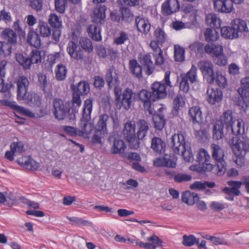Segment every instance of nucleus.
Wrapping results in <instances>:
<instances>
[{
	"label": "nucleus",
	"mask_w": 249,
	"mask_h": 249,
	"mask_svg": "<svg viewBox=\"0 0 249 249\" xmlns=\"http://www.w3.org/2000/svg\"><path fill=\"white\" fill-rule=\"evenodd\" d=\"M230 144L237 157L235 163L242 166L245 162V157L249 151V140L248 137L240 135L239 137H232L230 141Z\"/></svg>",
	"instance_id": "obj_1"
},
{
	"label": "nucleus",
	"mask_w": 249,
	"mask_h": 249,
	"mask_svg": "<svg viewBox=\"0 0 249 249\" xmlns=\"http://www.w3.org/2000/svg\"><path fill=\"white\" fill-rule=\"evenodd\" d=\"M170 145L175 154H181L185 161L190 162L193 159V155L189 150L186 149L185 138L182 133L175 134L172 136Z\"/></svg>",
	"instance_id": "obj_2"
},
{
	"label": "nucleus",
	"mask_w": 249,
	"mask_h": 249,
	"mask_svg": "<svg viewBox=\"0 0 249 249\" xmlns=\"http://www.w3.org/2000/svg\"><path fill=\"white\" fill-rule=\"evenodd\" d=\"M93 107V101L89 98L85 100L82 110V117L80 120L79 126L81 130H78V135H89L92 129V125L89 121L91 120V113Z\"/></svg>",
	"instance_id": "obj_3"
},
{
	"label": "nucleus",
	"mask_w": 249,
	"mask_h": 249,
	"mask_svg": "<svg viewBox=\"0 0 249 249\" xmlns=\"http://www.w3.org/2000/svg\"><path fill=\"white\" fill-rule=\"evenodd\" d=\"M231 26L221 27V35L223 37L235 38L239 36V34L248 32L246 22L241 19H234L231 22Z\"/></svg>",
	"instance_id": "obj_4"
},
{
	"label": "nucleus",
	"mask_w": 249,
	"mask_h": 249,
	"mask_svg": "<svg viewBox=\"0 0 249 249\" xmlns=\"http://www.w3.org/2000/svg\"><path fill=\"white\" fill-rule=\"evenodd\" d=\"M196 159L197 164L191 165L190 167L191 170L200 174L213 171L214 165L208 162L211 157L206 150L200 149L197 152Z\"/></svg>",
	"instance_id": "obj_5"
},
{
	"label": "nucleus",
	"mask_w": 249,
	"mask_h": 249,
	"mask_svg": "<svg viewBox=\"0 0 249 249\" xmlns=\"http://www.w3.org/2000/svg\"><path fill=\"white\" fill-rule=\"evenodd\" d=\"M210 148L212 159L215 163L214 165L213 172H217L218 175H222L226 171L227 166L225 151L220 145L215 143H212Z\"/></svg>",
	"instance_id": "obj_6"
},
{
	"label": "nucleus",
	"mask_w": 249,
	"mask_h": 249,
	"mask_svg": "<svg viewBox=\"0 0 249 249\" xmlns=\"http://www.w3.org/2000/svg\"><path fill=\"white\" fill-rule=\"evenodd\" d=\"M52 110L55 118L57 120L62 121L68 118L70 120L71 110L69 103L66 102L60 98H55L53 101Z\"/></svg>",
	"instance_id": "obj_7"
},
{
	"label": "nucleus",
	"mask_w": 249,
	"mask_h": 249,
	"mask_svg": "<svg viewBox=\"0 0 249 249\" xmlns=\"http://www.w3.org/2000/svg\"><path fill=\"white\" fill-rule=\"evenodd\" d=\"M114 93L116 107L119 109H121L123 107L125 110H128L135 98L133 91L127 88L121 94L117 87H115Z\"/></svg>",
	"instance_id": "obj_8"
},
{
	"label": "nucleus",
	"mask_w": 249,
	"mask_h": 249,
	"mask_svg": "<svg viewBox=\"0 0 249 249\" xmlns=\"http://www.w3.org/2000/svg\"><path fill=\"white\" fill-rule=\"evenodd\" d=\"M205 52L212 54L213 62L219 66H225L228 63V59L223 53V47L218 44H207L204 47Z\"/></svg>",
	"instance_id": "obj_9"
},
{
	"label": "nucleus",
	"mask_w": 249,
	"mask_h": 249,
	"mask_svg": "<svg viewBox=\"0 0 249 249\" xmlns=\"http://www.w3.org/2000/svg\"><path fill=\"white\" fill-rule=\"evenodd\" d=\"M196 81L197 68L193 65L186 73H181L177 77V82L179 83V89L184 93H187L190 89V83L193 84Z\"/></svg>",
	"instance_id": "obj_10"
},
{
	"label": "nucleus",
	"mask_w": 249,
	"mask_h": 249,
	"mask_svg": "<svg viewBox=\"0 0 249 249\" xmlns=\"http://www.w3.org/2000/svg\"><path fill=\"white\" fill-rule=\"evenodd\" d=\"M135 127V122L129 121L126 123L123 129V135L128 142L130 148L138 149L140 147V142H139V140L137 139Z\"/></svg>",
	"instance_id": "obj_11"
},
{
	"label": "nucleus",
	"mask_w": 249,
	"mask_h": 249,
	"mask_svg": "<svg viewBox=\"0 0 249 249\" xmlns=\"http://www.w3.org/2000/svg\"><path fill=\"white\" fill-rule=\"evenodd\" d=\"M109 116L106 114H101L95 126V134L92 137L91 142L93 143H101V139L107 133V124L109 121Z\"/></svg>",
	"instance_id": "obj_12"
},
{
	"label": "nucleus",
	"mask_w": 249,
	"mask_h": 249,
	"mask_svg": "<svg viewBox=\"0 0 249 249\" xmlns=\"http://www.w3.org/2000/svg\"><path fill=\"white\" fill-rule=\"evenodd\" d=\"M197 66L207 82L213 84L215 81V74L213 63L208 61L202 60L198 63Z\"/></svg>",
	"instance_id": "obj_13"
},
{
	"label": "nucleus",
	"mask_w": 249,
	"mask_h": 249,
	"mask_svg": "<svg viewBox=\"0 0 249 249\" xmlns=\"http://www.w3.org/2000/svg\"><path fill=\"white\" fill-rule=\"evenodd\" d=\"M17 85V98L18 101H22L28 94L30 82L25 76H20L16 81Z\"/></svg>",
	"instance_id": "obj_14"
},
{
	"label": "nucleus",
	"mask_w": 249,
	"mask_h": 249,
	"mask_svg": "<svg viewBox=\"0 0 249 249\" xmlns=\"http://www.w3.org/2000/svg\"><path fill=\"white\" fill-rule=\"evenodd\" d=\"M66 50L71 58L78 61L83 59L84 52L74 37H72V40L69 42Z\"/></svg>",
	"instance_id": "obj_15"
},
{
	"label": "nucleus",
	"mask_w": 249,
	"mask_h": 249,
	"mask_svg": "<svg viewBox=\"0 0 249 249\" xmlns=\"http://www.w3.org/2000/svg\"><path fill=\"white\" fill-rule=\"evenodd\" d=\"M152 98L155 101L163 99L167 96L166 88L162 82H155L151 86Z\"/></svg>",
	"instance_id": "obj_16"
},
{
	"label": "nucleus",
	"mask_w": 249,
	"mask_h": 249,
	"mask_svg": "<svg viewBox=\"0 0 249 249\" xmlns=\"http://www.w3.org/2000/svg\"><path fill=\"white\" fill-rule=\"evenodd\" d=\"M188 117L193 126L196 127V125H201L204 123L202 111L198 106H194L189 108Z\"/></svg>",
	"instance_id": "obj_17"
},
{
	"label": "nucleus",
	"mask_w": 249,
	"mask_h": 249,
	"mask_svg": "<svg viewBox=\"0 0 249 249\" xmlns=\"http://www.w3.org/2000/svg\"><path fill=\"white\" fill-rule=\"evenodd\" d=\"M206 93L208 102L213 105L219 103L223 99V92L218 88L209 87Z\"/></svg>",
	"instance_id": "obj_18"
},
{
	"label": "nucleus",
	"mask_w": 249,
	"mask_h": 249,
	"mask_svg": "<svg viewBox=\"0 0 249 249\" xmlns=\"http://www.w3.org/2000/svg\"><path fill=\"white\" fill-rule=\"evenodd\" d=\"M179 7L178 0H166L161 5V13L164 16H168L177 12Z\"/></svg>",
	"instance_id": "obj_19"
},
{
	"label": "nucleus",
	"mask_w": 249,
	"mask_h": 249,
	"mask_svg": "<svg viewBox=\"0 0 249 249\" xmlns=\"http://www.w3.org/2000/svg\"><path fill=\"white\" fill-rule=\"evenodd\" d=\"M139 96L140 100L143 103L144 109L148 111L150 114L152 115L153 111L151 108V101H155L154 98H152L151 91L142 89L140 91Z\"/></svg>",
	"instance_id": "obj_20"
},
{
	"label": "nucleus",
	"mask_w": 249,
	"mask_h": 249,
	"mask_svg": "<svg viewBox=\"0 0 249 249\" xmlns=\"http://www.w3.org/2000/svg\"><path fill=\"white\" fill-rule=\"evenodd\" d=\"M147 242L137 241L136 244L139 247L145 249H156L157 247L161 246L162 241L156 235H153L147 239Z\"/></svg>",
	"instance_id": "obj_21"
},
{
	"label": "nucleus",
	"mask_w": 249,
	"mask_h": 249,
	"mask_svg": "<svg viewBox=\"0 0 249 249\" xmlns=\"http://www.w3.org/2000/svg\"><path fill=\"white\" fill-rule=\"evenodd\" d=\"M80 95L77 93L72 92L71 103L72 105L70 107L71 114H70V122L75 121L76 119V114L78 112V108L82 104V100Z\"/></svg>",
	"instance_id": "obj_22"
},
{
	"label": "nucleus",
	"mask_w": 249,
	"mask_h": 249,
	"mask_svg": "<svg viewBox=\"0 0 249 249\" xmlns=\"http://www.w3.org/2000/svg\"><path fill=\"white\" fill-rule=\"evenodd\" d=\"M139 61L142 66L147 75H151L155 69L154 65L151 60V56L149 53H147L143 55L140 58Z\"/></svg>",
	"instance_id": "obj_23"
},
{
	"label": "nucleus",
	"mask_w": 249,
	"mask_h": 249,
	"mask_svg": "<svg viewBox=\"0 0 249 249\" xmlns=\"http://www.w3.org/2000/svg\"><path fill=\"white\" fill-rule=\"evenodd\" d=\"M17 162L24 168L30 170H36L40 167V164L30 156H23L18 158Z\"/></svg>",
	"instance_id": "obj_24"
},
{
	"label": "nucleus",
	"mask_w": 249,
	"mask_h": 249,
	"mask_svg": "<svg viewBox=\"0 0 249 249\" xmlns=\"http://www.w3.org/2000/svg\"><path fill=\"white\" fill-rule=\"evenodd\" d=\"M22 101L30 107H39L42 104L41 97L35 92H28Z\"/></svg>",
	"instance_id": "obj_25"
},
{
	"label": "nucleus",
	"mask_w": 249,
	"mask_h": 249,
	"mask_svg": "<svg viewBox=\"0 0 249 249\" xmlns=\"http://www.w3.org/2000/svg\"><path fill=\"white\" fill-rule=\"evenodd\" d=\"M106 7L105 5L102 4L97 5L93 10V15L92 16V22L100 25L104 23V19L106 17Z\"/></svg>",
	"instance_id": "obj_26"
},
{
	"label": "nucleus",
	"mask_w": 249,
	"mask_h": 249,
	"mask_svg": "<svg viewBox=\"0 0 249 249\" xmlns=\"http://www.w3.org/2000/svg\"><path fill=\"white\" fill-rule=\"evenodd\" d=\"M126 149V144L123 140L119 137L114 139L113 145L111 148V152L112 154H118L122 157H125Z\"/></svg>",
	"instance_id": "obj_27"
},
{
	"label": "nucleus",
	"mask_w": 249,
	"mask_h": 249,
	"mask_svg": "<svg viewBox=\"0 0 249 249\" xmlns=\"http://www.w3.org/2000/svg\"><path fill=\"white\" fill-rule=\"evenodd\" d=\"M164 109L163 107H160L158 111L153 114V121L155 128L159 130H161L166 124L164 114L162 112Z\"/></svg>",
	"instance_id": "obj_28"
},
{
	"label": "nucleus",
	"mask_w": 249,
	"mask_h": 249,
	"mask_svg": "<svg viewBox=\"0 0 249 249\" xmlns=\"http://www.w3.org/2000/svg\"><path fill=\"white\" fill-rule=\"evenodd\" d=\"M213 6L216 11L223 13H229L233 9L231 1L228 0H215Z\"/></svg>",
	"instance_id": "obj_29"
},
{
	"label": "nucleus",
	"mask_w": 249,
	"mask_h": 249,
	"mask_svg": "<svg viewBox=\"0 0 249 249\" xmlns=\"http://www.w3.org/2000/svg\"><path fill=\"white\" fill-rule=\"evenodd\" d=\"M135 25L138 31L145 35L147 34L150 30L151 24L147 18L138 16L135 18Z\"/></svg>",
	"instance_id": "obj_30"
},
{
	"label": "nucleus",
	"mask_w": 249,
	"mask_h": 249,
	"mask_svg": "<svg viewBox=\"0 0 249 249\" xmlns=\"http://www.w3.org/2000/svg\"><path fill=\"white\" fill-rule=\"evenodd\" d=\"M138 131L136 133L139 142L145 139L149 130V123L144 119H140L137 123Z\"/></svg>",
	"instance_id": "obj_31"
},
{
	"label": "nucleus",
	"mask_w": 249,
	"mask_h": 249,
	"mask_svg": "<svg viewBox=\"0 0 249 249\" xmlns=\"http://www.w3.org/2000/svg\"><path fill=\"white\" fill-rule=\"evenodd\" d=\"M1 36L6 43L12 45H16L17 42L18 35L13 29L6 28L3 30L1 33Z\"/></svg>",
	"instance_id": "obj_32"
},
{
	"label": "nucleus",
	"mask_w": 249,
	"mask_h": 249,
	"mask_svg": "<svg viewBox=\"0 0 249 249\" xmlns=\"http://www.w3.org/2000/svg\"><path fill=\"white\" fill-rule=\"evenodd\" d=\"M71 88L72 92L82 96L87 95L90 91L89 84L86 81H81L75 86L72 85Z\"/></svg>",
	"instance_id": "obj_33"
},
{
	"label": "nucleus",
	"mask_w": 249,
	"mask_h": 249,
	"mask_svg": "<svg viewBox=\"0 0 249 249\" xmlns=\"http://www.w3.org/2000/svg\"><path fill=\"white\" fill-rule=\"evenodd\" d=\"M216 122L217 123H221V125H222L223 127L225 126L227 129L229 130L230 127H231L232 124H233L235 122V120H234L232 111L228 110L220 117V120Z\"/></svg>",
	"instance_id": "obj_34"
},
{
	"label": "nucleus",
	"mask_w": 249,
	"mask_h": 249,
	"mask_svg": "<svg viewBox=\"0 0 249 249\" xmlns=\"http://www.w3.org/2000/svg\"><path fill=\"white\" fill-rule=\"evenodd\" d=\"M151 148L154 152L161 154L165 152L166 144L161 138L154 137L151 140Z\"/></svg>",
	"instance_id": "obj_35"
},
{
	"label": "nucleus",
	"mask_w": 249,
	"mask_h": 249,
	"mask_svg": "<svg viewBox=\"0 0 249 249\" xmlns=\"http://www.w3.org/2000/svg\"><path fill=\"white\" fill-rule=\"evenodd\" d=\"M105 79L109 89L111 88L113 86L118 85V77L115 72L113 66L110 67L107 70L105 75Z\"/></svg>",
	"instance_id": "obj_36"
},
{
	"label": "nucleus",
	"mask_w": 249,
	"mask_h": 249,
	"mask_svg": "<svg viewBox=\"0 0 249 249\" xmlns=\"http://www.w3.org/2000/svg\"><path fill=\"white\" fill-rule=\"evenodd\" d=\"M0 105L8 107L15 111L19 113L28 115L29 111L24 107L18 106L16 102L10 101L9 99H3L0 100Z\"/></svg>",
	"instance_id": "obj_37"
},
{
	"label": "nucleus",
	"mask_w": 249,
	"mask_h": 249,
	"mask_svg": "<svg viewBox=\"0 0 249 249\" xmlns=\"http://www.w3.org/2000/svg\"><path fill=\"white\" fill-rule=\"evenodd\" d=\"M199 199V197L196 193H191L190 191H187L181 194L182 201L189 205H193Z\"/></svg>",
	"instance_id": "obj_38"
},
{
	"label": "nucleus",
	"mask_w": 249,
	"mask_h": 249,
	"mask_svg": "<svg viewBox=\"0 0 249 249\" xmlns=\"http://www.w3.org/2000/svg\"><path fill=\"white\" fill-rule=\"evenodd\" d=\"M27 43L36 48L41 46L40 36L34 30H30L27 35Z\"/></svg>",
	"instance_id": "obj_39"
},
{
	"label": "nucleus",
	"mask_w": 249,
	"mask_h": 249,
	"mask_svg": "<svg viewBox=\"0 0 249 249\" xmlns=\"http://www.w3.org/2000/svg\"><path fill=\"white\" fill-rule=\"evenodd\" d=\"M7 64L6 60H2L0 62V92H3L5 95L9 96L11 93L6 87H4L3 78L5 75V67Z\"/></svg>",
	"instance_id": "obj_40"
},
{
	"label": "nucleus",
	"mask_w": 249,
	"mask_h": 249,
	"mask_svg": "<svg viewBox=\"0 0 249 249\" xmlns=\"http://www.w3.org/2000/svg\"><path fill=\"white\" fill-rule=\"evenodd\" d=\"M237 124L230 127L231 130L232 134L234 135L233 137H239L240 135L247 136L245 133V123L242 119H239L237 121Z\"/></svg>",
	"instance_id": "obj_41"
},
{
	"label": "nucleus",
	"mask_w": 249,
	"mask_h": 249,
	"mask_svg": "<svg viewBox=\"0 0 249 249\" xmlns=\"http://www.w3.org/2000/svg\"><path fill=\"white\" fill-rule=\"evenodd\" d=\"M99 24H91L88 29L87 32L89 36L95 41H100L102 37L101 36V27L98 25Z\"/></svg>",
	"instance_id": "obj_42"
},
{
	"label": "nucleus",
	"mask_w": 249,
	"mask_h": 249,
	"mask_svg": "<svg viewBox=\"0 0 249 249\" xmlns=\"http://www.w3.org/2000/svg\"><path fill=\"white\" fill-rule=\"evenodd\" d=\"M142 66L136 59H131L129 62V67L130 72L136 77L140 79L142 77Z\"/></svg>",
	"instance_id": "obj_43"
},
{
	"label": "nucleus",
	"mask_w": 249,
	"mask_h": 249,
	"mask_svg": "<svg viewBox=\"0 0 249 249\" xmlns=\"http://www.w3.org/2000/svg\"><path fill=\"white\" fill-rule=\"evenodd\" d=\"M220 122H214L213 129V138L215 140H219L224 137L223 126Z\"/></svg>",
	"instance_id": "obj_44"
},
{
	"label": "nucleus",
	"mask_w": 249,
	"mask_h": 249,
	"mask_svg": "<svg viewBox=\"0 0 249 249\" xmlns=\"http://www.w3.org/2000/svg\"><path fill=\"white\" fill-rule=\"evenodd\" d=\"M68 69L66 66L63 64L57 65L55 70V78L58 81H63L66 78Z\"/></svg>",
	"instance_id": "obj_45"
},
{
	"label": "nucleus",
	"mask_w": 249,
	"mask_h": 249,
	"mask_svg": "<svg viewBox=\"0 0 249 249\" xmlns=\"http://www.w3.org/2000/svg\"><path fill=\"white\" fill-rule=\"evenodd\" d=\"M36 30L39 31L43 37L49 36L51 33V28L49 27L47 23L42 20L38 21Z\"/></svg>",
	"instance_id": "obj_46"
},
{
	"label": "nucleus",
	"mask_w": 249,
	"mask_h": 249,
	"mask_svg": "<svg viewBox=\"0 0 249 249\" xmlns=\"http://www.w3.org/2000/svg\"><path fill=\"white\" fill-rule=\"evenodd\" d=\"M16 60L24 69L27 70L31 68L32 64L30 57L24 56L21 53L17 54L16 55Z\"/></svg>",
	"instance_id": "obj_47"
},
{
	"label": "nucleus",
	"mask_w": 249,
	"mask_h": 249,
	"mask_svg": "<svg viewBox=\"0 0 249 249\" xmlns=\"http://www.w3.org/2000/svg\"><path fill=\"white\" fill-rule=\"evenodd\" d=\"M240 95H249V76L241 79V87L238 89Z\"/></svg>",
	"instance_id": "obj_48"
},
{
	"label": "nucleus",
	"mask_w": 249,
	"mask_h": 249,
	"mask_svg": "<svg viewBox=\"0 0 249 249\" xmlns=\"http://www.w3.org/2000/svg\"><path fill=\"white\" fill-rule=\"evenodd\" d=\"M79 43L81 47L89 53L93 52V47L91 41L88 37H82L79 39Z\"/></svg>",
	"instance_id": "obj_49"
},
{
	"label": "nucleus",
	"mask_w": 249,
	"mask_h": 249,
	"mask_svg": "<svg viewBox=\"0 0 249 249\" xmlns=\"http://www.w3.org/2000/svg\"><path fill=\"white\" fill-rule=\"evenodd\" d=\"M204 35L205 39L208 42L216 41L219 37L218 32L215 29L213 30L209 28L206 29Z\"/></svg>",
	"instance_id": "obj_50"
},
{
	"label": "nucleus",
	"mask_w": 249,
	"mask_h": 249,
	"mask_svg": "<svg viewBox=\"0 0 249 249\" xmlns=\"http://www.w3.org/2000/svg\"><path fill=\"white\" fill-rule=\"evenodd\" d=\"M154 36L155 37V40L160 44L162 45L166 41L167 35L163 31V30L160 27H158L154 31Z\"/></svg>",
	"instance_id": "obj_51"
},
{
	"label": "nucleus",
	"mask_w": 249,
	"mask_h": 249,
	"mask_svg": "<svg viewBox=\"0 0 249 249\" xmlns=\"http://www.w3.org/2000/svg\"><path fill=\"white\" fill-rule=\"evenodd\" d=\"M48 22L53 28H62V22L61 18L55 14H51L48 18Z\"/></svg>",
	"instance_id": "obj_52"
},
{
	"label": "nucleus",
	"mask_w": 249,
	"mask_h": 249,
	"mask_svg": "<svg viewBox=\"0 0 249 249\" xmlns=\"http://www.w3.org/2000/svg\"><path fill=\"white\" fill-rule=\"evenodd\" d=\"M37 48L33 49L30 54V59L32 64L41 63L43 52L39 51Z\"/></svg>",
	"instance_id": "obj_53"
},
{
	"label": "nucleus",
	"mask_w": 249,
	"mask_h": 249,
	"mask_svg": "<svg viewBox=\"0 0 249 249\" xmlns=\"http://www.w3.org/2000/svg\"><path fill=\"white\" fill-rule=\"evenodd\" d=\"M10 147L11 150L16 154H21L25 151L23 142L18 140L12 142Z\"/></svg>",
	"instance_id": "obj_54"
},
{
	"label": "nucleus",
	"mask_w": 249,
	"mask_h": 249,
	"mask_svg": "<svg viewBox=\"0 0 249 249\" xmlns=\"http://www.w3.org/2000/svg\"><path fill=\"white\" fill-rule=\"evenodd\" d=\"M68 4L67 0H55L54 8L55 11L59 14L65 13L68 7Z\"/></svg>",
	"instance_id": "obj_55"
},
{
	"label": "nucleus",
	"mask_w": 249,
	"mask_h": 249,
	"mask_svg": "<svg viewBox=\"0 0 249 249\" xmlns=\"http://www.w3.org/2000/svg\"><path fill=\"white\" fill-rule=\"evenodd\" d=\"M174 58L176 61L182 62L185 59V50L179 46H175Z\"/></svg>",
	"instance_id": "obj_56"
},
{
	"label": "nucleus",
	"mask_w": 249,
	"mask_h": 249,
	"mask_svg": "<svg viewBox=\"0 0 249 249\" xmlns=\"http://www.w3.org/2000/svg\"><path fill=\"white\" fill-rule=\"evenodd\" d=\"M192 178V176L189 174L177 172L175 177L174 181L178 183L186 182L191 180Z\"/></svg>",
	"instance_id": "obj_57"
},
{
	"label": "nucleus",
	"mask_w": 249,
	"mask_h": 249,
	"mask_svg": "<svg viewBox=\"0 0 249 249\" xmlns=\"http://www.w3.org/2000/svg\"><path fill=\"white\" fill-rule=\"evenodd\" d=\"M12 53V46L5 41H0V55L4 56L10 55Z\"/></svg>",
	"instance_id": "obj_58"
},
{
	"label": "nucleus",
	"mask_w": 249,
	"mask_h": 249,
	"mask_svg": "<svg viewBox=\"0 0 249 249\" xmlns=\"http://www.w3.org/2000/svg\"><path fill=\"white\" fill-rule=\"evenodd\" d=\"M182 99V97L177 96L174 100L172 113L174 115L177 116L178 115L180 107L184 104Z\"/></svg>",
	"instance_id": "obj_59"
},
{
	"label": "nucleus",
	"mask_w": 249,
	"mask_h": 249,
	"mask_svg": "<svg viewBox=\"0 0 249 249\" xmlns=\"http://www.w3.org/2000/svg\"><path fill=\"white\" fill-rule=\"evenodd\" d=\"M67 218L69 220L71 224L75 226H87L90 224V223L87 221L83 220L81 218H78L77 217H69L67 216Z\"/></svg>",
	"instance_id": "obj_60"
},
{
	"label": "nucleus",
	"mask_w": 249,
	"mask_h": 249,
	"mask_svg": "<svg viewBox=\"0 0 249 249\" xmlns=\"http://www.w3.org/2000/svg\"><path fill=\"white\" fill-rule=\"evenodd\" d=\"M165 163H167L169 165L165 166L167 167L174 168L176 166L177 158L173 154H164L163 156Z\"/></svg>",
	"instance_id": "obj_61"
},
{
	"label": "nucleus",
	"mask_w": 249,
	"mask_h": 249,
	"mask_svg": "<svg viewBox=\"0 0 249 249\" xmlns=\"http://www.w3.org/2000/svg\"><path fill=\"white\" fill-rule=\"evenodd\" d=\"M215 81L220 88H224L227 85V81L226 77L223 76L219 71L216 72Z\"/></svg>",
	"instance_id": "obj_62"
},
{
	"label": "nucleus",
	"mask_w": 249,
	"mask_h": 249,
	"mask_svg": "<svg viewBox=\"0 0 249 249\" xmlns=\"http://www.w3.org/2000/svg\"><path fill=\"white\" fill-rule=\"evenodd\" d=\"M197 238L192 234L189 235H184L183 236L182 244L186 247H191L196 242Z\"/></svg>",
	"instance_id": "obj_63"
},
{
	"label": "nucleus",
	"mask_w": 249,
	"mask_h": 249,
	"mask_svg": "<svg viewBox=\"0 0 249 249\" xmlns=\"http://www.w3.org/2000/svg\"><path fill=\"white\" fill-rule=\"evenodd\" d=\"M128 40H129L128 35L124 32L121 31L119 36L114 39V43L118 45H122Z\"/></svg>",
	"instance_id": "obj_64"
}]
</instances>
